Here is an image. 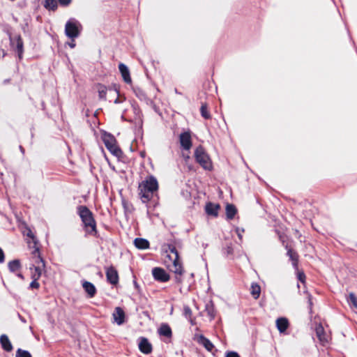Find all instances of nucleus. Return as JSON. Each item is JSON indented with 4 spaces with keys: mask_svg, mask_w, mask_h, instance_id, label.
I'll list each match as a JSON object with an SVG mask.
<instances>
[{
    "mask_svg": "<svg viewBox=\"0 0 357 357\" xmlns=\"http://www.w3.org/2000/svg\"><path fill=\"white\" fill-rule=\"evenodd\" d=\"M158 189V183L153 176H147L139 185V195L143 203H148Z\"/></svg>",
    "mask_w": 357,
    "mask_h": 357,
    "instance_id": "obj_1",
    "label": "nucleus"
},
{
    "mask_svg": "<svg viewBox=\"0 0 357 357\" xmlns=\"http://www.w3.org/2000/svg\"><path fill=\"white\" fill-rule=\"evenodd\" d=\"M167 246V259L165 260V264L171 272L181 276L183 274V269L179 259L178 253L174 245L168 244Z\"/></svg>",
    "mask_w": 357,
    "mask_h": 357,
    "instance_id": "obj_2",
    "label": "nucleus"
},
{
    "mask_svg": "<svg viewBox=\"0 0 357 357\" xmlns=\"http://www.w3.org/2000/svg\"><path fill=\"white\" fill-rule=\"evenodd\" d=\"M77 213L82 221L86 232L89 235L96 236L97 234L96 222L92 212L86 206H79Z\"/></svg>",
    "mask_w": 357,
    "mask_h": 357,
    "instance_id": "obj_3",
    "label": "nucleus"
},
{
    "mask_svg": "<svg viewBox=\"0 0 357 357\" xmlns=\"http://www.w3.org/2000/svg\"><path fill=\"white\" fill-rule=\"evenodd\" d=\"M33 255L35 258L33 268H31V277L32 280H38L41 275L42 271L45 268V261L39 255V250L36 248L33 251Z\"/></svg>",
    "mask_w": 357,
    "mask_h": 357,
    "instance_id": "obj_4",
    "label": "nucleus"
},
{
    "mask_svg": "<svg viewBox=\"0 0 357 357\" xmlns=\"http://www.w3.org/2000/svg\"><path fill=\"white\" fill-rule=\"evenodd\" d=\"M82 29L79 22L75 18H71L66 24L65 33L71 40H75L79 36Z\"/></svg>",
    "mask_w": 357,
    "mask_h": 357,
    "instance_id": "obj_5",
    "label": "nucleus"
},
{
    "mask_svg": "<svg viewBox=\"0 0 357 357\" xmlns=\"http://www.w3.org/2000/svg\"><path fill=\"white\" fill-rule=\"evenodd\" d=\"M196 161L205 169L210 170L212 167L211 160L202 146H199L195 151Z\"/></svg>",
    "mask_w": 357,
    "mask_h": 357,
    "instance_id": "obj_6",
    "label": "nucleus"
},
{
    "mask_svg": "<svg viewBox=\"0 0 357 357\" xmlns=\"http://www.w3.org/2000/svg\"><path fill=\"white\" fill-rule=\"evenodd\" d=\"M103 142L107 149L115 156H119L121 151L116 144V140L114 136L105 133L102 137Z\"/></svg>",
    "mask_w": 357,
    "mask_h": 357,
    "instance_id": "obj_7",
    "label": "nucleus"
},
{
    "mask_svg": "<svg viewBox=\"0 0 357 357\" xmlns=\"http://www.w3.org/2000/svg\"><path fill=\"white\" fill-rule=\"evenodd\" d=\"M153 278L160 282L169 281L170 277L166 271L160 267H155L152 270Z\"/></svg>",
    "mask_w": 357,
    "mask_h": 357,
    "instance_id": "obj_8",
    "label": "nucleus"
},
{
    "mask_svg": "<svg viewBox=\"0 0 357 357\" xmlns=\"http://www.w3.org/2000/svg\"><path fill=\"white\" fill-rule=\"evenodd\" d=\"M106 277L107 281L112 284H116L119 282L118 272L113 266L107 268Z\"/></svg>",
    "mask_w": 357,
    "mask_h": 357,
    "instance_id": "obj_9",
    "label": "nucleus"
},
{
    "mask_svg": "<svg viewBox=\"0 0 357 357\" xmlns=\"http://www.w3.org/2000/svg\"><path fill=\"white\" fill-rule=\"evenodd\" d=\"M114 321L118 325H122L125 321V312L120 307H116L112 314Z\"/></svg>",
    "mask_w": 357,
    "mask_h": 357,
    "instance_id": "obj_10",
    "label": "nucleus"
},
{
    "mask_svg": "<svg viewBox=\"0 0 357 357\" xmlns=\"http://www.w3.org/2000/svg\"><path fill=\"white\" fill-rule=\"evenodd\" d=\"M139 349L145 354H149L152 351V345L146 337H140Z\"/></svg>",
    "mask_w": 357,
    "mask_h": 357,
    "instance_id": "obj_11",
    "label": "nucleus"
},
{
    "mask_svg": "<svg viewBox=\"0 0 357 357\" xmlns=\"http://www.w3.org/2000/svg\"><path fill=\"white\" fill-rule=\"evenodd\" d=\"M10 43L12 46L16 47V50L18 53V56L21 59L23 54V42L20 36H17L15 38H10Z\"/></svg>",
    "mask_w": 357,
    "mask_h": 357,
    "instance_id": "obj_12",
    "label": "nucleus"
},
{
    "mask_svg": "<svg viewBox=\"0 0 357 357\" xmlns=\"http://www.w3.org/2000/svg\"><path fill=\"white\" fill-rule=\"evenodd\" d=\"M180 143L181 146L189 150L192 146L191 137L189 132H183L180 135Z\"/></svg>",
    "mask_w": 357,
    "mask_h": 357,
    "instance_id": "obj_13",
    "label": "nucleus"
},
{
    "mask_svg": "<svg viewBox=\"0 0 357 357\" xmlns=\"http://www.w3.org/2000/svg\"><path fill=\"white\" fill-rule=\"evenodd\" d=\"M119 69L123 81L127 84H131L132 79L128 68L124 63H120L119 65Z\"/></svg>",
    "mask_w": 357,
    "mask_h": 357,
    "instance_id": "obj_14",
    "label": "nucleus"
},
{
    "mask_svg": "<svg viewBox=\"0 0 357 357\" xmlns=\"http://www.w3.org/2000/svg\"><path fill=\"white\" fill-rule=\"evenodd\" d=\"M219 209H220L219 204H213L211 202L206 204V205L205 206L206 213L208 215H212L214 217L218 216Z\"/></svg>",
    "mask_w": 357,
    "mask_h": 357,
    "instance_id": "obj_15",
    "label": "nucleus"
},
{
    "mask_svg": "<svg viewBox=\"0 0 357 357\" xmlns=\"http://www.w3.org/2000/svg\"><path fill=\"white\" fill-rule=\"evenodd\" d=\"M276 326L280 333H283L289 327L288 319L285 317H280L276 320Z\"/></svg>",
    "mask_w": 357,
    "mask_h": 357,
    "instance_id": "obj_16",
    "label": "nucleus"
},
{
    "mask_svg": "<svg viewBox=\"0 0 357 357\" xmlns=\"http://www.w3.org/2000/svg\"><path fill=\"white\" fill-rule=\"evenodd\" d=\"M197 341L198 343L202 344L208 351H211L214 348L213 343L202 335H199L197 337Z\"/></svg>",
    "mask_w": 357,
    "mask_h": 357,
    "instance_id": "obj_17",
    "label": "nucleus"
},
{
    "mask_svg": "<svg viewBox=\"0 0 357 357\" xmlns=\"http://www.w3.org/2000/svg\"><path fill=\"white\" fill-rule=\"evenodd\" d=\"M0 343L2 346V348L9 352L13 350V345L8 338V337L6 335H1L0 336Z\"/></svg>",
    "mask_w": 357,
    "mask_h": 357,
    "instance_id": "obj_18",
    "label": "nucleus"
},
{
    "mask_svg": "<svg viewBox=\"0 0 357 357\" xmlns=\"http://www.w3.org/2000/svg\"><path fill=\"white\" fill-rule=\"evenodd\" d=\"M134 244L138 249L144 250L149 247V242L144 238H137L134 241Z\"/></svg>",
    "mask_w": 357,
    "mask_h": 357,
    "instance_id": "obj_19",
    "label": "nucleus"
},
{
    "mask_svg": "<svg viewBox=\"0 0 357 357\" xmlns=\"http://www.w3.org/2000/svg\"><path fill=\"white\" fill-rule=\"evenodd\" d=\"M82 286H83L84 289L89 294V297L91 298V297L94 296V295L96 294V289L95 286L92 283L85 281L83 283Z\"/></svg>",
    "mask_w": 357,
    "mask_h": 357,
    "instance_id": "obj_20",
    "label": "nucleus"
},
{
    "mask_svg": "<svg viewBox=\"0 0 357 357\" xmlns=\"http://www.w3.org/2000/svg\"><path fill=\"white\" fill-rule=\"evenodd\" d=\"M158 333L160 335L167 337H170L172 334L171 328L166 324H163L160 326L158 329Z\"/></svg>",
    "mask_w": 357,
    "mask_h": 357,
    "instance_id": "obj_21",
    "label": "nucleus"
},
{
    "mask_svg": "<svg viewBox=\"0 0 357 357\" xmlns=\"http://www.w3.org/2000/svg\"><path fill=\"white\" fill-rule=\"evenodd\" d=\"M237 213L236 208L234 205L228 204L226 206V215L229 220H232Z\"/></svg>",
    "mask_w": 357,
    "mask_h": 357,
    "instance_id": "obj_22",
    "label": "nucleus"
},
{
    "mask_svg": "<svg viewBox=\"0 0 357 357\" xmlns=\"http://www.w3.org/2000/svg\"><path fill=\"white\" fill-rule=\"evenodd\" d=\"M347 301L351 307L357 309V297L353 292L349 294Z\"/></svg>",
    "mask_w": 357,
    "mask_h": 357,
    "instance_id": "obj_23",
    "label": "nucleus"
},
{
    "mask_svg": "<svg viewBox=\"0 0 357 357\" xmlns=\"http://www.w3.org/2000/svg\"><path fill=\"white\" fill-rule=\"evenodd\" d=\"M252 296L254 298L257 299L261 293V287L259 284L257 283H252L251 284V291H250Z\"/></svg>",
    "mask_w": 357,
    "mask_h": 357,
    "instance_id": "obj_24",
    "label": "nucleus"
},
{
    "mask_svg": "<svg viewBox=\"0 0 357 357\" xmlns=\"http://www.w3.org/2000/svg\"><path fill=\"white\" fill-rule=\"evenodd\" d=\"M316 333L321 342H326L328 341L326 335H324V328L321 325H319L316 327Z\"/></svg>",
    "mask_w": 357,
    "mask_h": 357,
    "instance_id": "obj_25",
    "label": "nucleus"
},
{
    "mask_svg": "<svg viewBox=\"0 0 357 357\" xmlns=\"http://www.w3.org/2000/svg\"><path fill=\"white\" fill-rule=\"evenodd\" d=\"M205 310L206 311L208 315L210 317L211 319L215 318V311L214 308V305L212 302H209L206 303L205 307Z\"/></svg>",
    "mask_w": 357,
    "mask_h": 357,
    "instance_id": "obj_26",
    "label": "nucleus"
},
{
    "mask_svg": "<svg viewBox=\"0 0 357 357\" xmlns=\"http://www.w3.org/2000/svg\"><path fill=\"white\" fill-rule=\"evenodd\" d=\"M44 6L47 9L55 10L57 8L58 3L56 0H45Z\"/></svg>",
    "mask_w": 357,
    "mask_h": 357,
    "instance_id": "obj_27",
    "label": "nucleus"
},
{
    "mask_svg": "<svg viewBox=\"0 0 357 357\" xmlns=\"http://www.w3.org/2000/svg\"><path fill=\"white\" fill-rule=\"evenodd\" d=\"M8 268L11 272H16L20 268V262L17 259L13 260L8 263Z\"/></svg>",
    "mask_w": 357,
    "mask_h": 357,
    "instance_id": "obj_28",
    "label": "nucleus"
},
{
    "mask_svg": "<svg viewBox=\"0 0 357 357\" xmlns=\"http://www.w3.org/2000/svg\"><path fill=\"white\" fill-rule=\"evenodd\" d=\"M287 255L289 257L291 260L292 261L293 266L296 268L298 265V255L296 252L293 251L291 249H289L287 252Z\"/></svg>",
    "mask_w": 357,
    "mask_h": 357,
    "instance_id": "obj_29",
    "label": "nucleus"
},
{
    "mask_svg": "<svg viewBox=\"0 0 357 357\" xmlns=\"http://www.w3.org/2000/svg\"><path fill=\"white\" fill-rule=\"evenodd\" d=\"M98 96L100 99L106 98L107 88L103 85H99L98 88Z\"/></svg>",
    "mask_w": 357,
    "mask_h": 357,
    "instance_id": "obj_30",
    "label": "nucleus"
},
{
    "mask_svg": "<svg viewBox=\"0 0 357 357\" xmlns=\"http://www.w3.org/2000/svg\"><path fill=\"white\" fill-rule=\"evenodd\" d=\"M15 357H31V355L28 351L18 349L16 351Z\"/></svg>",
    "mask_w": 357,
    "mask_h": 357,
    "instance_id": "obj_31",
    "label": "nucleus"
},
{
    "mask_svg": "<svg viewBox=\"0 0 357 357\" xmlns=\"http://www.w3.org/2000/svg\"><path fill=\"white\" fill-rule=\"evenodd\" d=\"M200 112H201L202 116L204 119H210L211 115H210L209 112H208L207 107H206V106L205 105H202L201 109H200Z\"/></svg>",
    "mask_w": 357,
    "mask_h": 357,
    "instance_id": "obj_32",
    "label": "nucleus"
},
{
    "mask_svg": "<svg viewBox=\"0 0 357 357\" xmlns=\"http://www.w3.org/2000/svg\"><path fill=\"white\" fill-rule=\"evenodd\" d=\"M183 315L185 316V317L186 319H190V317H192V310L190 308V307L184 306V308H183Z\"/></svg>",
    "mask_w": 357,
    "mask_h": 357,
    "instance_id": "obj_33",
    "label": "nucleus"
},
{
    "mask_svg": "<svg viewBox=\"0 0 357 357\" xmlns=\"http://www.w3.org/2000/svg\"><path fill=\"white\" fill-rule=\"evenodd\" d=\"M135 92L137 95V96L141 99V100H143V99H145L146 98V95L145 93H144L143 91H142L141 89H135Z\"/></svg>",
    "mask_w": 357,
    "mask_h": 357,
    "instance_id": "obj_34",
    "label": "nucleus"
},
{
    "mask_svg": "<svg viewBox=\"0 0 357 357\" xmlns=\"http://www.w3.org/2000/svg\"><path fill=\"white\" fill-rule=\"evenodd\" d=\"M38 280H33V281L30 283L29 287L31 289H38L40 287V284L38 282Z\"/></svg>",
    "mask_w": 357,
    "mask_h": 357,
    "instance_id": "obj_35",
    "label": "nucleus"
},
{
    "mask_svg": "<svg viewBox=\"0 0 357 357\" xmlns=\"http://www.w3.org/2000/svg\"><path fill=\"white\" fill-rule=\"evenodd\" d=\"M225 357H240V356L236 351H227L225 354Z\"/></svg>",
    "mask_w": 357,
    "mask_h": 357,
    "instance_id": "obj_36",
    "label": "nucleus"
},
{
    "mask_svg": "<svg viewBox=\"0 0 357 357\" xmlns=\"http://www.w3.org/2000/svg\"><path fill=\"white\" fill-rule=\"evenodd\" d=\"M236 232L239 239L241 240L242 237H243L242 234L244 232V229L237 227L236 229Z\"/></svg>",
    "mask_w": 357,
    "mask_h": 357,
    "instance_id": "obj_37",
    "label": "nucleus"
},
{
    "mask_svg": "<svg viewBox=\"0 0 357 357\" xmlns=\"http://www.w3.org/2000/svg\"><path fill=\"white\" fill-rule=\"evenodd\" d=\"M225 249H226V252L227 255L233 254V248H232L231 244L227 245V248Z\"/></svg>",
    "mask_w": 357,
    "mask_h": 357,
    "instance_id": "obj_38",
    "label": "nucleus"
},
{
    "mask_svg": "<svg viewBox=\"0 0 357 357\" xmlns=\"http://www.w3.org/2000/svg\"><path fill=\"white\" fill-rule=\"evenodd\" d=\"M298 278L301 282L304 283L305 275L303 273H299L298 275Z\"/></svg>",
    "mask_w": 357,
    "mask_h": 357,
    "instance_id": "obj_39",
    "label": "nucleus"
},
{
    "mask_svg": "<svg viewBox=\"0 0 357 357\" xmlns=\"http://www.w3.org/2000/svg\"><path fill=\"white\" fill-rule=\"evenodd\" d=\"M58 1H59V2L61 5H63V6H67V5H68V4L70 3V1H71V0H58Z\"/></svg>",
    "mask_w": 357,
    "mask_h": 357,
    "instance_id": "obj_40",
    "label": "nucleus"
},
{
    "mask_svg": "<svg viewBox=\"0 0 357 357\" xmlns=\"http://www.w3.org/2000/svg\"><path fill=\"white\" fill-rule=\"evenodd\" d=\"M4 253L2 249L0 248V263H3L4 261Z\"/></svg>",
    "mask_w": 357,
    "mask_h": 357,
    "instance_id": "obj_41",
    "label": "nucleus"
},
{
    "mask_svg": "<svg viewBox=\"0 0 357 357\" xmlns=\"http://www.w3.org/2000/svg\"><path fill=\"white\" fill-rule=\"evenodd\" d=\"M68 45L71 48H74L75 47V40H71V42L69 43Z\"/></svg>",
    "mask_w": 357,
    "mask_h": 357,
    "instance_id": "obj_42",
    "label": "nucleus"
},
{
    "mask_svg": "<svg viewBox=\"0 0 357 357\" xmlns=\"http://www.w3.org/2000/svg\"><path fill=\"white\" fill-rule=\"evenodd\" d=\"M188 319L190 321V324L192 325H195V319H192V317H190V319Z\"/></svg>",
    "mask_w": 357,
    "mask_h": 357,
    "instance_id": "obj_43",
    "label": "nucleus"
},
{
    "mask_svg": "<svg viewBox=\"0 0 357 357\" xmlns=\"http://www.w3.org/2000/svg\"><path fill=\"white\" fill-rule=\"evenodd\" d=\"M121 101L119 100V98H116L114 101V103H119Z\"/></svg>",
    "mask_w": 357,
    "mask_h": 357,
    "instance_id": "obj_44",
    "label": "nucleus"
},
{
    "mask_svg": "<svg viewBox=\"0 0 357 357\" xmlns=\"http://www.w3.org/2000/svg\"><path fill=\"white\" fill-rule=\"evenodd\" d=\"M17 276H18L19 278H23V276H22V275L21 273H18V274H17Z\"/></svg>",
    "mask_w": 357,
    "mask_h": 357,
    "instance_id": "obj_45",
    "label": "nucleus"
},
{
    "mask_svg": "<svg viewBox=\"0 0 357 357\" xmlns=\"http://www.w3.org/2000/svg\"><path fill=\"white\" fill-rule=\"evenodd\" d=\"M20 148L21 151L24 152V149L22 146H20Z\"/></svg>",
    "mask_w": 357,
    "mask_h": 357,
    "instance_id": "obj_46",
    "label": "nucleus"
},
{
    "mask_svg": "<svg viewBox=\"0 0 357 357\" xmlns=\"http://www.w3.org/2000/svg\"><path fill=\"white\" fill-rule=\"evenodd\" d=\"M28 236H30L31 238H33V236L32 235L29 234Z\"/></svg>",
    "mask_w": 357,
    "mask_h": 357,
    "instance_id": "obj_47",
    "label": "nucleus"
},
{
    "mask_svg": "<svg viewBox=\"0 0 357 357\" xmlns=\"http://www.w3.org/2000/svg\"><path fill=\"white\" fill-rule=\"evenodd\" d=\"M135 286L136 287H137V282H135Z\"/></svg>",
    "mask_w": 357,
    "mask_h": 357,
    "instance_id": "obj_48",
    "label": "nucleus"
}]
</instances>
